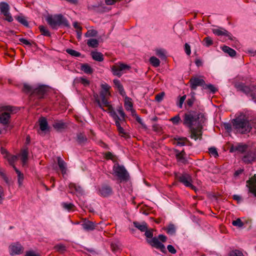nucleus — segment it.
<instances>
[{"mask_svg":"<svg viewBox=\"0 0 256 256\" xmlns=\"http://www.w3.org/2000/svg\"><path fill=\"white\" fill-rule=\"evenodd\" d=\"M80 70L86 74H92L93 72L92 68L88 64H82Z\"/></svg>","mask_w":256,"mask_h":256,"instance_id":"nucleus-32","label":"nucleus"},{"mask_svg":"<svg viewBox=\"0 0 256 256\" xmlns=\"http://www.w3.org/2000/svg\"><path fill=\"white\" fill-rule=\"evenodd\" d=\"M110 247L112 252H117L120 250L119 246L116 244L112 243Z\"/></svg>","mask_w":256,"mask_h":256,"instance_id":"nucleus-62","label":"nucleus"},{"mask_svg":"<svg viewBox=\"0 0 256 256\" xmlns=\"http://www.w3.org/2000/svg\"><path fill=\"white\" fill-rule=\"evenodd\" d=\"M28 148L24 149L21 152L20 156H21V160L22 162L23 166H24L26 164V162L28 160Z\"/></svg>","mask_w":256,"mask_h":256,"instance_id":"nucleus-30","label":"nucleus"},{"mask_svg":"<svg viewBox=\"0 0 256 256\" xmlns=\"http://www.w3.org/2000/svg\"><path fill=\"white\" fill-rule=\"evenodd\" d=\"M222 50L229 54L230 56L233 57L236 54V52L229 46H224L222 48Z\"/></svg>","mask_w":256,"mask_h":256,"instance_id":"nucleus-34","label":"nucleus"},{"mask_svg":"<svg viewBox=\"0 0 256 256\" xmlns=\"http://www.w3.org/2000/svg\"><path fill=\"white\" fill-rule=\"evenodd\" d=\"M48 91V88L46 86H39L33 90L32 92L30 94V99L32 100L34 97H36L38 99L43 98Z\"/></svg>","mask_w":256,"mask_h":256,"instance_id":"nucleus-8","label":"nucleus"},{"mask_svg":"<svg viewBox=\"0 0 256 256\" xmlns=\"http://www.w3.org/2000/svg\"><path fill=\"white\" fill-rule=\"evenodd\" d=\"M184 50H185L186 53L188 55L190 56V54H191L190 47V45L187 43H186L184 44Z\"/></svg>","mask_w":256,"mask_h":256,"instance_id":"nucleus-64","label":"nucleus"},{"mask_svg":"<svg viewBox=\"0 0 256 256\" xmlns=\"http://www.w3.org/2000/svg\"><path fill=\"white\" fill-rule=\"evenodd\" d=\"M91 56L92 58L98 62H102L104 60L103 54L98 52H91Z\"/></svg>","mask_w":256,"mask_h":256,"instance_id":"nucleus-29","label":"nucleus"},{"mask_svg":"<svg viewBox=\"0 0 256 256\" xmlns=\"http://www.w3.org/2000/svg\"><path fill=\"white\" fill-rule=\"evenodd\" d=\"M116 126L121 136L126 138L128 136V134L125 132L124 129L121 126L120 121L116 122Z\"/></svg>","mask_w":256,"mask_h":256,"instance_id":"nucleus-33","label":"nucleus"},{"mask_svg":"<svg viewBox=\"0 0 256 256\" xmlns=\"http://www.w3.org/2000/svg\"><path fill=\"white\" fill-rule=\"evenodd\" d=\"M62 206L64 209L68 211H70L74 207V206L73 204L66 202H62Z\"/></svg>","mask_w":256,"mask_h":256,"instance_id":"nucleus-46","label":"nucleus"},{"mask_svg":"<svg viewBox=\"0 0 256 256\" xmlns=\"http://www.w3.org/2000/svg\"><path fill=\"white\" fill-rule=\"evenodd\" d=\"M133 224L136 228L142 232H144L146 229H148V224L144 222H138L134 221L133 222Z\"/></svg>","mask_w":256,"mask_h":256,"instance_id":"nucleus-22","label":"nucleus"},{"mask_svg":"<svg viewBox=\"0 0 256 256\" xmlns=\"http://www.w3.org/2000/svg\"><path fill=\"white\" fill-rule=\"evenodd\" d=\"M174 151L176 153V158L178 162L184 164L187 163L188 161L185 158L186 152L184 150L180 152L176 149H174Z\"/></svg>","mask_w":256,"mask_h":256,"instance_id":"nucleus-17","label":"nucleus"},{"mask_svg":"<svg viewBox=\"0 0 256 256\" xmlns=\"http://www.w3.org/2000/svg\"><path fill=\"white\" fill-rule=\"evenodd\" d=\"M98 226V224H96L88 220H84L82 224V228L86 231L93 230L96 228Z\"/></svg>","mask_w":256,"mask_h":256,"instance_id":"nucleus-15","label":"nucleus"},{"mask_svg":"<svg viewBox=\"0 0 256 256\" xmlns=\"http://www.w3.org/2000/svg\"><path fill=\"white\" fill-rule=\"evenodd\" d=\"M10 116L8 112H4L0 114V122L4 125L7 124L10 122Z\"/></svg>","mask_w":256,"mask_h":256,"instance_id":"nucleus-20","label":"nucleus"},{"mask_svg":"<svg viewBox=\"0 0 256 256\" xmlns=\"http://www.w3.org/2000/svg\"><path fill=\"white\" fill-rule=\"evenodd\" d=\"M4 158H6L8 162L13 167L14 165V162L17 160L18 158L17 156L16 155H11V154H7V156H4Z\"/></svg>","mask_w":256,"mask_h":256,"instance_id":"nucleus-31","label":"nucleus"},{"mask_svg":"<svg viewBox=\"0 0 256 256\" xmlns=\"http://www.w3.org/2000/svg\"><path fill=\"white\" fill-rule=\"evenodd\" d=\"M54 249L60 253H63L66 250V247L64 244H58L54 246Z\"/></svg>","mask_w":256,"mask_h":256,"instance_id":"nucleus-50","label":"nucleus"},{"mask_svg":"<svg viewBox=\"0 0 256 256\" xmlns=\"http://www.w3.org/2000/svg\"><path fill=\"white\" fill-rule=\"evenodd\" d=\"M167 248L168 251L172 254H175L176 252V250L172 245H168L167 246Z\"/></svg>","mask_w":256,"mask_h":256,"instance_id":"nucleus-63","label":"nucleus"},{"mask_svg":"<svg viewBox=\"0 0 256 256\" xmlns=\"http://www.w3.org/2000/svg\"><path fill=\"white\" fill-rule=\"evenodd\" d=\"M19 41L20 42H21L23 44L28 46L30 47L32 46V44H34L36 46V44L34 42H30V41H28V40H27L24 38H20L19 39Z\"/></svg>","mask_w":256,"mask_h":256,"instance_id":"nucleus-53","label":"nucleus"},{"mask_svg":"<svg viewBox=\"0 0 256 256\" xmlns=\"http://www.w3.org/2000/svg\"><path fill=\"white\" fill-rule=\"evenodd\" d=\"M170 120L174 124H178L181 120L180 118L179 114H177L176 116L170 119Z\"/></svg>","mask_w":256,"mask_h":256,"instance_id":"nucleus-55","label":"nucleus"},{"mask_svg":"<svg viewBox=\"0 0 256 256\" xmlns=\"http://www.w3.org/2000/svg\"><path fill=\"white\" fill-rule=\"evenodd\" d=\"M152 130L157 132H161L162 131V128L160 126V125L154 124L152 126Z\"/></svg>","mask_w":256,"mask_h":256,"instance_id":"nucleus-59","label":"nucleus"},{"mask_svg":"<svg viewBox=\"0 0 256 256\" xmlns=\"http://www.w3.org/2000/svg\"><path fill=\"white\" fill-rule=\"evenodd\" d=\"M202 89L208 90L212 94H215L218 91V89L214 85L210 84H206L205 82Z\"/></svg>","mask_w":256,"mask_h":256,"instance_id":"nucleus-35","label":"nucleus"},{"mask_svg":"<svg viewBox=\"0 0 256 256\" xmlns=\"http://www.w3.org/2000/svg\"><path fill=\"white\" fill-rule=\"evenodd\" d=\"M203 42H204V44L206 47H208L213 44V40L210 36L204 38Z\"/></svg>","mask_w":256,"mask_h":256,"instance_id":"nucleus-48","label":"nucleus"},{"mask_svg":"<svg viewBox=\"0 0 256 256\" xmlns=\"http://www.w3.org/2000/svg\"><path fill=\"white\" fill-rule=\"evenodd\" d=\"M113 170L116 176L121 181H128L129 179V174L124 166L118 164H115L113 166Z\"/></svg>","mask_w":256,"mask_h":256,"instance_id":"nucleus-7","label":"nucleus"},{"mask_svg":"<svg viewBox=\"0 0 256 256\" xmlns=\"http://www.w3.org/2000/svg\"><path fill=\"white\" fill-rule=\"evenodd\" d=\"M234 87L238 90L246 94H250L252 99L256 103V86L250 88V86L245 85L242 82H236L234 84Z\"/></svg>","mask_w":256,"mask_h":256,"instance_id":"nucleus-5","label":"nucleus"},{"mask_svg":"<svg viewBox=\"0 0 256 256\" xmlns=\"http://www.w3.org/2000/svg\"><path fill=\"white\" fill-rule=\"evenodd\" d=\"M176 178L184 186L190 188L192 190L196 192V188L192 184V176L188 174L184 173L182 174H175Z\"/></svg>","mask_w":256,"mask_h":256,"instance_id":"nucleus-6","label":"nucleus"},{"mask_svg":"<svg viewBox=\"0 0 256 256\" xmlns=\"http://www.w3.org/2000/svg\"><path fill=\"white\" fill-rule=\"evenodd\" d=\"M98 34V32L94 30H90L85 34V36L88 37H94L96 36Z\"/></svg>","mask_w":256,"mask_h":256,"instance_id":"nucleus-49","label":"nucleus"},{"mask_svg":"<svg viewBox=\"0 0 256 256\" xmlns=\"http://www.w3.org/2000/svg\"><path fill=\"white\" fill-rule=\"evenodd\" d=\"M250 192L256 196V178L254 181H252L249 187Z\"/></svg>","mask_w":256,"mask_h":256,"instance_id":"nucleus-43","label":"nucleus"},{"mask_svg":"<svg viewBox=\"0 0 256 256\" xmlns=\"http://www.w3.org/2000/svg\"><path fill=\"white\" fill-rule=\"evenodd\" d=\"M156 54L160 58H165L166 56L164 54V51L162 50H158L156 51Z\"/></svg>","mask_w":256,"mask_h":256,"instance_id":"nucleus-60","label":"nucleus"},{"mask_svg":"<svg viewBox=\"0 0 256 256\" xmlns=\"http://www.w3.org/2000/svg\"><path fill=\"white\" fill-rule=\"evenodd\" d=\"M205 81L199 77H192L190 80L189 83L192 90H196L198 86H202L203 88Z\"/></svg>","mask_w":256,"mask_h":256,"instance_id":"nucleus-12","label":"nucleus"},{"mask_svg":"<svg viewBox=\"0 0 256 256\" xmlns=\"http://www.w3.org/2000/svg\"><path fill=\"white\" fill-rule=\"evenodd\" d=\"M46 20L52 29H57L60 26L70 27L68 20L62 14L48 15L46 18Z\"/></svg>","mask_w":256,"mask_h":256,"instance_id":"nucleus-2","label":"nucleus"},{"mask_svg":"<svg viewBox=\"0 0 256 256\" xmlns=\"http://www.w3.org/2000/svg\"><path fill=\"white\" fill-rule=\"evenodd\" d=\"M204 122V117L200 112H190L184 114L183 119V124L189 128L190 137L196 140L202 139V124Z\"/></svg>","mask_w":256,"mask_h":256,"instance_id":"nucleus-1","label":"nucleus"},{"mask_svg":"<svg viewBox=\"0 0 256 256\" xmlns=\"http://www.w3.org/2000/svg\"><path fill=\"white\" fill-rule=\"evenodd\" d=\"M106 106L108 107V112L110 116L114 119L115 122L116 121L119 122L120 120V119L116 114L115 110L112 108V106L109 104V106Z\"/></svg>","mask_w":256,"mask_h":256,"instance_id":"nucleus-25","label":"nucleus"},{"mask_svg":"<svg viewBox=\"0 0 256 256\" xmlns=\"http://www.w3.org/2000/svg\"><path fill=\"white\" fill-rule=\"evenodd\" d=\"M4 190L3 188L0 186V204H2L3 200L4 199Z\"/></svg>","mask_w":256,"mask_h":256,"instance_id":"nucleus-61","label":"nucleus"},{"mask_svg":"<svg viewBox=\"0 0 256 256\" xmlns=\"http://www.w3.org/2000/svg\"><path fill=\"white\" fill-rule=\"evenodd\" d=\"M164 95L165 93L164 92L157 94L155 97L156 100L158 102H161L163 100Z\"/></svg>","mask_w":256,"mask_h":256,"instance_id":"nucleus-58","label":"nucleus"},{"mask_svg":"<svg viewBox=\"0 0 256 256\" xmlns=\"http://www.w3.org/2000/svg\"><path fill=\"white\" fill-rule=\"evenodd\" d=\"M186 94L182 96L179 97V98L176 102V105L180 108H182L184 102L186 100Z\"/></svg>","mask_w":256,"mask_h":256,"instance_id":"nucleus-47","label":"nucleus"},{"mask_svg":"<svg viewBox=\"0 0 256 256\" xmlns=\"http://www.w3.org/2000/svg\"><path fill=\"white\" fill-rule=\"evenodd\" d=\"M166 232L168 234H174L176 232V228L174 226L173 224H170L168 225L166 228Z\"/></svg>","mask_w":256,"mask_h":256,"instance_id":"nucleus-51","label":"nucleus"},{"mask_svg":"<svg viewBox=\"0 0 256 256\" xmlns=\"http://www.w3.org/2000/svg\"><path fill=\"white\" fill-rule=\"evenodd\" d=\"M113 82L114 85L117 87L120 94L124 96L126 95V92L120 80H114Z\"/></svg>","mask_w":256,"mask_h":256,"instance_id":"nucleus-26","label":"nucleus"},{"mask_svg":"<svg viewBox=\"0 0 256 256\" xmlns=\"http://www.w3.org/2000/svg\"><path fill=\"white\" fill-rule=\"evenodd\" d=\"M209 152L210 155L212 156L214 158L218 156V152L216 149L214 147L210 148L209 149Z\"/></svg>","mask_w":256,"mask_h":256,"instance_id":"nucleus-57","label":"nucleus"},{"mask_svg":"<svg viewBox=\"0 0 256 256\" xmlns=\"http://www.w3.org/2000/svg\"><path fill=\"white\" fill-rule=\"evenodd\" d=\"M232 224L233 226L238 228H242L244 226V223L240 218H238L236 220L232 221Z\"/></svg>","mask_w":256,"mask_h":256,"instance_id":"nucleus-54","label":"nucleus"},{"mask_svg":"<svg viewBox=\"0 0 256 256\" xmlns=\"http://www.w3.org/2000/svg\"><path fill=\"white\" fill-rule=\"evenodd\" d=\"M255 156L252 153H248L242 158V160L246 164H250L254 161Z\"/></svg>","mask_w":256,"mask_h":256,"instance_id":"nucleus-27","label":"nucleus"},{"mask_svg":"<svg viewBox=\"0 0 256 256\" xmlns=\"http://www.w3.org/2000/svg\"><path fill=\"white\" fill-rule=\"evenodd\" d=\"M228 256H244L242 252L237 249L232 250H230L228 254Z\"/></svg>","mask_w":256,"mask_h":256,"instance_id":"nucleus-40","label":"nucleus"},{"mask_svg":"<svg viewBox=\"0 0 256 256\" xmlns=\"http://www.w3.org/2000/svg\"><path fill=\"white\" fill-rule=\"evenodd\" d=\"M130 68V66L123 63L114 65L111 68L113 74L119 78L122 76L123 70H129Z\"/></svg>","mask_w":256,"mask_h":256,"instance_id":"nucleus-9","label":"nucleus"},{"mask_svg":"<svg viewBox=\"0 0 256 256\" xmlns=\"http://www.w3.org/2000/svg\"><path fill=\"white\" fill-rule=\"evenodd\" d=\"M212 32L218 36H224L230 40H232V34L228 31L222 28L212 29Z\"/></svg>","mask_w":256,"mask_h":256,"instance_id":"nucleus-18","label":"nucleus"},{"mask_svg":"<svg viewBox=\"0 0 256 256\" xmlns=\"http://www.w3.org/2000/svg\"><path fill=\"white\" fill-rule=\"evenodd\" d=\"M53 127L58 131H62L68 127V124L62 120H56L52 124Z\"/></svg>","mask_w":256,"mask_h":256,"instance_id":"nucleus-19","label":"nucleus"},{"mask_svg":"<svg viewBox=\"0 0 256 256\" xmlns=\"http://www.w3.org/2000/svg\"><path fill=\"white\" fill-rule=\"evenodd\" d=\"M76 81L77 82L83 84L84 86H88L90 84V82L88 80L86 77H80L76 79Z\"/></svg>","mask_w":256,"mask_h":256,"instance_id":"nucleus-38","label":"nucleus"},{"mask_svg":"<svg viewBox=\"0 0 256 256\" xmlns=\"http://www.w3.org/2000/svg\"><path fill=\"white\" fill-rule=\"evenodd\" d=\"M34 88L31 86H30L24 84L23 86L22 90L26 93H30V94L32 92V90Z\"/></svg>","mask_w":256,"mask_h":256,"instance_id":"nucleus-52","label":"nucleus"},{"mask_svg":"<svg viewBox=\"0 0 256 256\" xmlns=\"http://www.w3.org/2000/svg\"><path fill=\"white\" fill-rule=\"evenodd\" d=\"M40 128L42 131H46L48 130V126L47 120L44 117H41L38 120Z\"/></svg>","mask_w":256,"mask_h":256,"instance_id":"nucleus-21","label":"nucleus"},{"mask_svg":"<svg viewBox=\"0 0 256 256\" xmlns=\"http://www.w3.org/2000/svg\"><path fill=\"white\" fill-rule=\"evenodd\" d=\"M144 235L147 238H150L151 239H147V242L153 248H155L160 250L162 253L166 254L167 251L166 247L156 237H153V229L148 230L146 229L144 232Z\"/></svg>","mask_w":256,"mask_h":256,"instance_id":"nucleus-3","label":"nucleus"},{"mask_svg":"<svg viewBox=\"0 0 256 256\" xmlns=\"http://www.w3.org/2000/svg\"><path fill=\"white\" fill-rule=\"evenodd\" d=\"M39 30L43 36H50V32L48 29L44 26H39Z\"/></svg>","mask_w":256,"mask_h":256,"instance_id":"nucleus-41","label":"nucleus"},{"mask_svg":"<svg viewBox=\"0 0 256 256\" xmlns=\"http://www.w3.org/2000/svg\"><path fill=\"white\" fill-rule=\"evenodd\" d=\"M13 168L14 170L16 173L18 174V183L19 184V186H20L22 184V182L24 180V174L15 166H13Z\"/></svg>","mask_w":256,"mask_h":256,"instance_id":"nucleus-37","label":"nucleus"},{"mask_svg":"<svg viewBox=\"0 0 256 256\" xmlns=\"http://www.w3.org/2000/svg\"><path fill=\"white\" fill-rule=\"evenodd\" d=\"M112 187L106 184L101 186L98 188V194L103 197H108L112 195Z\"/></svg>","mask_w":256,"mask_h":256,"instance_id":"nucleus-13","label":"nucleus"},{"mask_svg":"<svg viewBox=\"0 0 256 256\" xmlns=\"http://www.w3.org/2000/svg\"><path fill=\"white\" fill-rule=\"evenodd\" d=\"M88 140V138L86 136L82 133H78L76 135V141L77 142L80 144H84Z\"/></svg>","mask_w":256,"mask_h":256,"instance_id":"nucleus-28","label":"nucleus"},{"mask_svg":"<svg viewBox=\"0 0 256 256\" xmlns=\"http://www.w3.org/2000/svg\"><path fill=\"white\" fill-rule=\"evenodd\" d=\"M110 95V92H104L101 90L100 92V98L101 99L102 102H100V100L98 98V95L96 94V96H95L96 100L98 106L104 110L103 108V106H109V102L108 100L107 97Z\"/></svg>","mask_w":256,"mask_h":256,"instance_id":"nucleus-10","label":"nucleus"},{"mask_svg":"<svg viewBox=\"0 0 256 256\" xmlns=\"http://www.w3.org/2000/svg\"><path fill=\"white\" fill-rule=\"evenodd\" d=\"M150 62L154 67H158L160 64V61L158 58L155 56H152L150 58Z\"/></svg>","mask_w":256,"mask_h":256,"instance_id":"nucleus-39","label":"nucleus"},{"mask_svg":"<svg viewBox=\"0 0 256 256\" xmlns=\"http://www.w3.org/2000/svg\"><path fill=\"white\" fill-rule=\"evenodd\" d=\"M10 254L11 255L20 254L23 252L24 248L19 243H15L10 246Z\"/></svg>","mask_w":256,"mask_h":256,"instance_id":"nucleus-14","label":"nucleus"},{"mask_svg":"<svg viewBox=\"0 0 256 256\" xmlns=\"http://www.w3.org/2000/svg\"><path fill=\"white\" fill-rule=\"evenodd\" d=\"M234 128L241 134L249 132L252 128L248 120L240 118H236L232 120Z\"/></svg>","mask_w":256,"mask_h":256,"instance_id":"nucleus-4","label":"nucleus"},{"mask_svg":"<svg viewBox=\"0 0 256 256\" xmlns=\"http://www.w3.org/2000/svg\"><path fill=\"white\" fill-rule=\"evenodd\" d=\"M175 140H176V145L179 146H184L186 144V142L188 143V145H192V143L186 138L185 137L178 138H175Z\"/></svg>","mask_w":256,"mask_h":256,"instance_id":"nucleus-24","label":"nucleus"},{"mask_svg":"<svg viewBox=\"0 0 256 256\" xmlns=\"http://www.w3.org/2000/svg\"><path fill=\"white\" fill-rule=\"evenodd\" d=\"M98 40L94 38H90L88 40L87 44L88 46L96 48L98 46Z\"/></svg>","mask_w":256,"mask_h":256,"instance_id":"nucleus-36","label":"nucleus"},{"mask_svg":"<svg viewBox=\"0 0 256 256\" xmlns=\"http://www.w3.org/2000/svg\"><path fill=\"white\" fill-rule=\"evenodd\" d=\"M9 5L6 2H1L0 3V12L5 16V20L9 22L13 20V18L10 15V12Z\"/></svg>","mask_w":256,"mask_h":256,"instance_id":"nucleus-11","label":"nucleus"},{"mask_svg":"<svg viewBox=\"0 0 256 256\" xmlns=\"http://www.w3.org/2000/svg\"><path fill=\"white\" fill-rule=\"evenodd\" d=\"M66 52L70 56L74 57H79L81 55L80 52L70 48L66 49Z\"/></svg>","mask_w":256,"mask_h":256,"instance_id":"nucleus-42","label":"nucleus"},{"mask_svg":"<svg viewBox=\"0 0 256 256\" xmlns=\"http://www.w3.org/2000/svg\"><path fill=\"white\" fill-rule=\"evenodd\" d=\"M18 21L26 27H28L29 24L26 18L23 16H18L16 18Z\"/></svg>","mask_w":256,"mask_h":256,"instance_id":"nucleus-44","label":"nucleus"},{"mask_svg":"<svg viewBox=\"0 0 256 256\" xmlns=\"http://www.w3.org/2000/svg\"><path fill=\"white\" fill-rule=\"evenodd\" d=\"M69 192L72 194H83V190L79 185L74 183H70L68 185Z\"/></svg>","mask_w":256,"mask_h":256,"instance_id":"nucleus-16","label":"nucleus"},{"mask_svg":"<svg viewBox=\"0 0 256 256\" xmlns=\"http://www.w3.org/2000/svg\"><path fill=\"white\" fill-rule=\"evenodd\" d=\"M58 164L62 174H66V163L60 157L58 158Z\"/></svg>","mask_w":256,"mask_h":256,"instance_id":"nucleus-23","label":"nucleus"},{"mask_svg":"<svg viewBox=\"0 0 256 256\" xmlns=\"http://www.w3.org/2000/svg\"><path fill=\"white\" fill-rule=\"evenodd\" d=\"M196 100L195 96L192 95L190 98H188L185 104V106H188V108H190L192 106L194 101Z\"/></svg>","mask_w":256,"mask_h":256,"instance_id":"nucleus-45","label":"nucleus"},{"mask_svg":"<svg viewBox=\"0 0 256 256\" xmlns=\"http://www.w3.org/2000/svg\"><path fill=\"white\" fill-rule=\"evenodd\" d=\"M248 148V146L246 144H239L236 146L237 151H238L241 152H245Z\"/></svg>","mask_w":256,"mask_h":256,"instance_id":"nucleus-56","label":"nucleus"}]
</instances>
